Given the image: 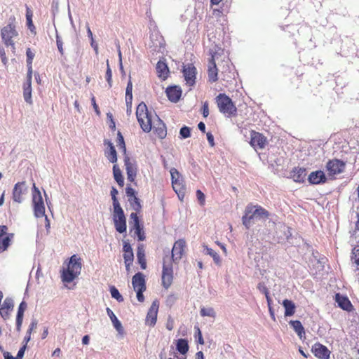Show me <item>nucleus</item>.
<instances>
[{"label": "nucleus", "mask_w": 359, "mask_h": 359, "mask_svg": "<svg viewBox=\"0 0 359 359\" xmlns=\"http://www.w3.org/2000/svg\"><path fill=\"white\" fill-rule=\"evenodd\" d=\"M170 172L171 175L172 187L173 190L177 194L179 198H182L184 196L186 192V187L184 184L183 178L176 168H171Z\"/></svg>", "instance_id": "nucleus-8"}, {"label": "nucleus", "mask_w": 359, "mask_h": 359, "mask_svg": "<svg viewBox=\"0 0 359 359\" xmlns=\"http://www.w3.org/2000/svg\"><path fill=\"white\" fill-rule=\"evenodd\" d=\"M283 306L285 309V316H292L295 313L296 306L294 303L289 299H284L283 302Z\"/></svg>", "instance_id": "nucleus-32"}, {"label": "nucleus", "mask_w": 359, "mask_h": 359, "mask_svg": "<svg viewBox=\"0 0 359 359\" xmlns=\"http://www.w3.org/2000/svg\"><path fill=\"white\" fill-rule=\"evenodd\" d=\"M187 248V243L184 238L176 241L171 251V257H169L172 263L177 264L185 255Z\"/></svg>", "instance_id": "nucleus-9"}, {"label": "nucleus", "mask_w": 359, "mask_h": 359, "mask_svg": "<svg viewBox=\"0 0 359 359\" xmlns=\"http://www.w3.org/2000/svg\"><path fill=\"white\" fill-rule=\"evenodd\" d=\"M336 302L338 303V305L342 309L350 311L353 309V305L351 304L350 300L344 296L340 295L339 293L335 295Z\"/></svg>", "instance_id": "nucleus-28"}, {"label": "nucleus", "mask_w": 359, "mask_h": 359, "mask_svg": "<svg viewBox=\"0 0 359 359\" xmlns=\"http://www.w3.org/2000/svg\"><path fill=\"white\" fill-rule=\"evenodd\" d=\"M36 326H37V322L36 320H33L29 325V327L27 332V334H31L33 330L36 328Z\"/></svg>", "instance_id": "nucleus-61"}, {"label": "nucleus", "mask_w": 359, "mask_h": 359, "mask_svg": "<svg viewBox=\"0 0 359 359\" xmlns=\"http://www.w3.org/2000/svg\"><path fill=\"white\" fill-rule=\"evenodd\" d=\"M325 168L328 175L330 177H334L335 175L344 172L346 168V163L341 160L334 158L327 161Z\"/></svg>", "instance_id": "nucleus-11"}, {"label": "nucleus", "mask_w": 359, "mask_h": 359, "mask_svg": "<svg viewBox=\"0 0 359 359\" xmlns=\"http://www.w3.org/2000/svg\"><path fill=\"white\" fill-rule=\"evenodd\" d=\"M123 257L126 265V269L127 272H129L130 270V266L133 265V263L134 254L131 245L126 241L123 242Z\"/></svg>", "instance_id": "nucleus-16"}, {"label": "nucleus", "mask_w": 359, "mask_h": 359, "mask_svg": "<svg viewBox=\"0 0 359 359\" xmlns=\"http://www.w3.org/2000/svg\"><path fill=\"white\" fill-rule=\"evenodd\" d=\"M196 197L201 205H205V197L204 194L201 190L196 191Z\"/></svg>", "instance_id": "nucleus-50"}, {"label": "nucleus", "mask_w": 359, "mask_h": 359, "mask_svg": "<svg viewBox=\"0 0 359 359\" xmlns=\"http://www.w3.org/2000/svg\"><path fill=\"white\" fill-rule=\"evenodd\" d=\"M0 57L1 58L2 62L6 65L7 63L8 59L6 56V52L4 47L0 46Z\"/></svg>", "instance_id": "nucleus-57"}, {"label": "nucleus", "mask_w": 359, "mask_h": 359, "mask_svg": "<svg viewBox=\"0 0 359 359\" xmlns=\"http://www.w3.org/2000/svg\"><path fill=\"white\" fill-rule=\"evenodd\" d=\"M250 144L255 150L263 149L268 144V140L262 133L252 130L250 131Z\"/></svg>", "instance_id": "nucleus-12"}, {"label": "nucleus", "mask_w": 359, "mask_h": 359, "mask_svg": "<svg viewBox=\"0 0 359 359\" xmlns=\"http://www.w3.org/2000/svg\"><path fill=\"white\" fill-rule=\"evenodd\" d=\"M176 348L181 354H186L189 351L188 341L185 339H180L177 341Z\"/></svg>", "instance_id": "nucleus-35"}, {"label": "nucleus", "mask_w": 359, "mask_h": 359, "mask_svg": "<svg viewBox=\"0 0 359 359\" xmlns=\"http://www.w3.org/2000/svg\"><path fill=\"white\" fill-rule=\"evenodd\" d=\"M110 292H111V297L113 298L116 299L117 301H118V302L123 301V297L121 295L118 290L114 286H112L110 288Z\"/></svg>", "instance_id": "nucleus-47"}, {"label": "nucleus", "mask_w": 359, "mask_h": 359, "mask_svg": "<svg viewBox=\"0 0 359 359\" xmlns=\"http://www.w3.org/2000/svg\"><path fill=\"white\" fill-rule=\"evenodd\" d=\"M106 80L109 86V87H111L112 85V72L111 69L109 67V60H107V71H106Z\"/></svg>", "instance_id": "nucleus-46"}, {"label": "nucleus", "mask_w": 359, "mask_h": 359, "mask_svg": "<svg viewBox=\"0 0 359 359\" xmlns=\"http://www.w3.org/2000/svg\"><path fill=\"white\" fill-rule=\"evenodd\" d=\"M56 43H57V46L59 52L60 53L61 55H63L64 54L63 42L58 35L56 36Z\"/></svg>", "instance_id": "nucleus-52"}, {"label": "nucleus", "mask_w": 359, "mask_h": 359, "mask_svg": "<svg viewBox=\"0 0 359 359\" xmlns=\"http://www.w3.org/2000/svg\"><path fill=\"white\" fill-rule=\"evenodd\" d=\"M156 73L158 77L165 80L168 77L169 69L167 64L161 60H159L156 67Z\"/></svg>", "instance_id": "nucleus-30"}, {"label": "nucleus", "mask_w": 359, "mask_h": 359, "mask_svg": "<svg viewBox=\"0 0 359 359\" xmlns=\"http://www.w3.org/2000/svg\"><path fill=\"white\" fill-rule=\"evenodd\" d=\"M216 58H217V53H211L208 67V80L210 83L216 82L218 80V69L215 63Z\"/></svg>", "instance_id": "nucleus-15"}, {"label": "nucleus", "mask_w": 359, "mask_h": 359, "mask_svg": "<svg viewBox=\"0 0 359 359\" xmlns=\"http://www.w3.org/2000/svg\"><path fill=\"white\" fill-rule=\"evenodd\" d=\"M308 181L311 184H319L325 183L327 177L322 170L311 172L308 177Z\"/></svg>", "instance_id": "nucleus-22"}, {"label": "nucleus", "mask_w": 359, "mask_h": 359, "mask_svg": "<svg viewBox=\"0 0 359 359\" xmlns=\"http://www.w3.org/2000/svg\"><path fill=\"white\" fill-rule=\"evenodd\" d=\"M43 217H45V227L46 229L47 233H48L50 232V220L48 218L47 215H45Z\"/></svg>", "instance_id": "nucleus-64"}, {"label": "nucleus", "mask_w": 359, "mask_h": 359, "mask_svg": "<svg viewBox=\"0 0 359 359\" xmlns=\"http://www.w3.org/2000/svg\"><path fill=\"white\" fill-rule=\"evenodd\" d=\"M154 134L160 139H164L167 135V130L165 123L160 119L153 126Z\"/></svg>", "instance_id": "nucleus-26"}, {"label": "nucleus", "mask_w": 359, "mask_h": 359, "mask_svg": "<svg viewBox=\"0 0 359 359\" xmlns=\"http://www.w3.org/2000/svg\"><path fill=\"white\" fill-rule=\"evenodd\" d=\"M91 102H92V104L93 106V108H94L96 114L97 115H100V109H99V107H98L97 104H96L95 98L94 96L92 97Z\"/></svg>", "instance_id": "nucleus-62"}, {"label": "nucleus", "mask_w": 359, "mask_h": 359, "mask_svg": "<svg viewBox=\"0 0 359 359\" xmlns=\"http://www.w3.org/2000/svg\"><path fill=\"white\" fill-rule=\"evenodd\" d=\"M203 111V115L204 117H207L209 115V107H208V102L205 101L202 107Z\"/></svg>", "instance_id": "nucleus-58"}, {"label": "nucleus", "mask_w": 359, "mask_h": 359, "mask_svg": "<svg viewBox=\"0 0 359 359\" xmlns=\"http://www.w3.org/2000/svg\"><path fill=\"white\" fill-rule=\"evenodd\" d=\"M27 65V81L26 83H32V65Z\"/></svg>", "instance_id": "nucleus-54"}, {"label": "nucleus", "mask_w": 359, "mask_h": 359, "mask_svg": "<svg viewBox=\"0 0 359 359\" xmlns=\"http://www.w3.org/2000/svg\"><path fill=\"white\" fill-rule=\"evenodd\" d=\"M32 203L34 215L36 217L45 216V205L39 189L36 187L35 183L32 187Z\"/></svg>", "instance_id": "nucleus-7"}, {"label": "nucleus", "mask_w": 359, "mask_h": 359, "mask_svg": "<svg viewBox=\"0 0 359 359\" xmlns=\"http://www.w3.org/2000/svg\"><path fill=\"white\" fill-rule=\"evenodd\" d=\"M173 263L168 256L163 257V270L161 276L162 285L164 288L168 289L173 281Z\"/></svg>", "instance_id": "nucleus-6"}, {"label": "nucleus", "mask_w": 359, "mask_h": 359, "mask_svg": "<svg viewBox=\"0 0 359 359\" xmlns=\"http://www.w3.org/2000/svg\"><path fill=\"white\" fill-rule=\"evenodd\" d=\"M132 91H133V83H132L131 79H130L128 82L126 90V102L127 104H131V102H132V100H133Z\"/></svg>", "instance_id": "nucleus-40"}, {"label": "nucleus", "mask_w": 359, "mask_h": 359, "mask_svg": "<svg viewBox=\"0 0 359 359\" xmlns=\"http://www.w3.org/2000/svg\"><path fill=\"white\" fill-rule=\"evenodd\" d=\"M165 93L168 100L172 102H178L182 95L181 88L176 86L167 88Z\"/></svg>", "instance_id": "nucleus-24"}, {"label": "nucleus", "mask_w": 359, "mask_h": 359, "mask_svg": "<svg viewBox=\"0 0 359 359\" xmlns=\"http://www.w3.org/2000/svg\"><path fill=\"white\" fill-rule=\"evenodd\" d=\"M166 328L170 331H171L174 328V320L171 317H169L168 318L166 323Z\"/></svg>", "instance_id": "nucleus-60"}, {"label": "nucleus", "mask_w": 359, "mask_h": 359, "mask_svg": "<svg viewBox=\"0 0 359 359\" xmlns=\"http://www.w3.org/2000/svg\"><path fill=\"white\" fill-rule=\"evenodd\" d=\"M14 307L13 301L11 298L6 297L0 308V315L4 319L7 320L10 318L11 313Z\"/></svg>", "instance_id": "nucleus-21"}, {"label": "nucleus", "mask_w": 359, "mask_h": 359, "mask_svg": "<svg viewBox=\"0 0 359 359\" xmlns=\"http://www.w3.org/2000/svg\"><path fill=\"white\" fill-rule=\"evenodd\" d=\"M81 259L76 255H72L69 258L67 268L62 270V281L67 283L72 282L81 273Z\"/></svg>", "instance_id": "nucleus-1"}, {"label": "nucleus", "mask_w": 359, "mask_h": 359, "mask_svg": "<svg viewBox=\"0 0 359 359\" xmlns=\"http://www.w3.org/2000/svg\"><path fill=\"white\" fill-rule=\"evenodd\" d=\"M130 219L132 220L130 222V224L133 225V229L135 230V233L137 236L138 240L141 241H144L145 239V235L143 231V226L140 222L137 214L132 212L130 214Z\"/></svg>", "instance_id": "nucleus-19"}, {"label": "nucleus", "mask_w": 359, "mask_h": 359, "mask_svg": "<svg viewBox=\"0 0 359 359\" xmlns=\"http://www.w3.org/2000/svg\"><path fill=\"white\" fill-rule=\"evenodd\" d=\"M110 194H111V199L113 201V208L120 207L121 205H120L119 201L116 197V196L118 194L117 189L113 187L111 189Z\"/></svg>", "instance_id": "nucleus-45"}, {"label": "nucleus", "mask_w": 359, "mask_h": 359, "mask_svg": "<svg viewBox=\"0 0 359 359\" xmlns=\"http://www.w3.org/2000/svg\"><path fill=\"white\" fill-rule=\"evenodd\" d=\"M113 220L115 229L118 233L126 231V219L121 206L114 208Z\"/></svg>", "instance_id": "nucleus-10"}, {"label": "nucleus", "mask_w": 359, "mask_h": 359, "mask_svg": "<svg viewBox=\"0 0 359 359\" xmlns=\"http://www.w3.org/2000/svg\"><path fill=\"white\" fill-rule=\"evenodd\" d=\"M15 18L13 16L10 18L9 23L4 27L1 31V38L6 46H11L13 51L15 52V48L13 38L18 36V32L15 29Z\"/></svg>", "instance_id": "nucleus-5"}, {"label": "nucleus", "mask_w": 359, "mask_h": 359, "mask_svg": "<svg viewBox=\"0 0 359 359\" xmlns=\"http://www.w3.org/2000/svg\"><path fill=\"white\" fill-rule=\"evenodd\" d=\"M23 96L26 102L32 103V83H25L23 86Z\"/></svg>", "instance_id": "nucleus-37"}, {"label": "nucleus", "mask_w": 359, "mask_h": 359, "mask_svg": "<svg viewBox=\"0 0 359 359\" xmlns=\"http://www.w3.org/2000/svg\"><path fill=\"white\" fill-rule=\"evenodd\" d=\"M257 288L261 292L264 293L265 296L269 294V290L264 283H259L257 285Z\"/></svg>", "instance_id": "nucleus-53"}, {"label": "nucleus", "mask_w": 359, "mask_h": 359, "mask_svg": "<svg viewBox=\"0 0 359 359\" xmlns=\"http://www.w3.org/2000/svg\"><path fill=\"white\" fill-rule=\"evenodd\" d=\"M124 163L127 173V179L128 181L133 182L135 181L137 175V167L135 164L130 161L129 156L127 155L124 156Z\"/></svg>", "instance_id": "nucleus-20"}, {"label": "nucleus", "mask_w": 359, "mask_h": 359, "mask_svg": "<svg viewBox=\"0 0 359 359\" xmlns=\"http://www.w3.org/2000/svg\"><path fill=\"white\" fill-rule=\"evenodd\" d=\"M113 174L114 180L116 181L118 184L123 187L124 185V179L121 173V170L116 164L113 166Z\"/></svg>", "instance_id": "nucleus-36"}, {"label": "nucleus", "mask_w": 359, "mask_h": 359, "mask_svg": "<svg viewBox=\"0 0 359 359\" xmlns=\"http://www.w3.org/2000/svg\"><path fill=\"white\" fill-rule=\"evenodd\" d=\"M128 201L135 210L140 211L141 210L142 205H141L140 201L139 198L137 197V196H135L133 198H128Z\"/></svg>", "instance_id": "nucleus-43"}, {"label": "nucleus", "mask_w": 359, "mask_h": 359, "mask_svg": "<svg viewBox=\"0 0 359 359\" xmlns=\"http://www.w3.org/2000/svg\"><path fill=\"white\" fill-rule=\"evenodd\" d=\"M8 228L7 226H0V252H3L7 250L13 238V233H8Z\"/></svg>", "instance_id": "nucleus-14"}, {"label": "nucleus", "mask_w": 359, "mask_h": 359, "mask_svg": "<svg viewBox=\"0 0 359 359\" xmlns=\"http://www.w3.org/2000/svg\"><path fill=\"white\" fill-rule=\"evenodd\" d=\"M26 55H27V65H32L33 59L34 57V53L31 50L30 48H27Z\"/></svg>", "instance_id": "nucleus-49"}, {"label": "nucleus", "mask_w": 359, "mask_h": 359, "mask_svg": "<svg viewBox=\"0 0 359 359\" xmlns=\"http://www.w3.org/2000/svg\"><path fill=\"white\" fill-rule=\"evenodd\" d=\"M182 73L186 84L189 86H193L196 83L197 73L195 66L193 64L184 65Z\"/></svg>", "instance_id": "nucleus-13"}, {"label": "nucleus", "mask_w": 359, "mask_h": 359, "mask_svg": "<svg viewBox=\"0 0 359 359\" xmlns=\"http://www.w3.org/2000/svg\"><path fill=\"white\" fill-rule=\"evenodd\" d=\"M353 254L354 255V263L357 265L358 269H359V245L353 250Z\"/></svg>", "instance_id": "nucleus-51"}, {"label": "nucleus", "mask_w": 359, "mask_h": 359, "mask_svg": "<svg viewBox=\"0 0 359 359\" xmlns=\"http://www.w3.org/2000/svg\"><path fill=\"white\" fill-rule=\"evenodd\" d=\"M107 118L109 120L110 123H109V128L112 130H115L116 129V124H115V122L114 121V118H113V116L111 113H107Z\"/></svg>", "instance_id": "nucleus-56"}, {"label": "nucleus", "mask_w": 359, "mask_h": 359, "mask_svg": "<svg viewBox=\"0 0 359 359\" xmlns=\"http://www.w3.org/2000/svg\"><path fill=\"white\" fill-rule=\"evenodd\" d=\"M207 139L211 147L215 146L214 137L211 133H207Z\"/></svg>", "instance_id": "nucleus-63"}, {"label": "nucleus", "mask_w": 359, "mask_h": 359, "mask_svg": "<svg viewBox=\"0 0 359 359\" xmlns=\"http://www.w3.org/2000/svg\"><path fill=\"white\" fill-rule=\"evenodd\" d=\"M33 12L29 6L26 5V20L28 28L32 32L35 27L32 21Z\"/></svg>", "instance_id": "nucleus-39"}, {"label": "nucleus", "mask_w": 359, "mask_h": 359, "mask_svg": "<svg viewBox=\"0 0 359 359\" xmlns=\"http://www.w3.org/2000/svg\"><path fill=\"white\" fill-rule=\"evenodd\" d=\"M216 103L221 113L228 117L235 116L237 108L231 99L224 93H220L216 97Z\"/></svg>", "instance_id": "nucleus-4"}, {"label": "nucleus", "mask_w": 359, "mask_h": 359, "mask_svg": "<svg viewBox=\"0 0 359 359\" xmlns=\"http://www.w3.org/2000/svg\"><path fill=\"white\" fill-rule=\"evenodd\" d=\"M126 193L127 196L130 198H133L136 196V191L131 187L128 186L126 189Z\"/></svg>", "instance_id": "nucleus-55"}, {"label": "nucleus", "mask_w": 359, "mask_h": 359, "mask_svg": "<svg viewBox=\"0 0 359 359\" xmlns=\"http://www.w3.org/2000/svg\"><path fill=\"white\" fill-rule=\"evenodd\" d=\"M27 304L22 301L18 309L17 316H16V330L20 332L21 331V327L23 320L24 312L27 309Z\"/></svg>", "instance_id": "nucleus-27"}, {"label": "nucleus", "mask_w": 359, "mask_h": 359, "mask_svg": "<svg viewBox=\"0 0 359 359\" xmlns=\"http://www.w3.org/2000/svg\"><path fill=\"white\" fill-rule=\"evenodd\" d=\"M26 189L25 182L16 183L13 190V201L18 203H21L22 201V194L26 191Z\"/></svg>", "instance_id": "nucleus-23"}, {"label": "nucleus", "mask_w": 359, "mask_h": 359, "mask_svg": "<svg viewBox=\"0 0 359 359\" xmlns=\"http://www.w3.org/2000/svg\"><path fill=\"white\" fill-rule=\"evenodd\" d=\"M104 144L107 145L108 150L105 151V156L108 160L113 163L117 161V154L113 144L107 140H104Z\"/></svg>", "instance_id": "nucleus-29"}, {"label": "nucleus", "mask_w": 359, "mask_h": 359, "mask_svg": "<svg viewBox=\"0 0 359 359\" xmlns=\"http://www.w3.org/2000/svg\"><path fill=\"white\" fill-rule=\"evenodd\" d=\"M201 316L203 317L209 316L215 318L216 314L213 308H202L200 311Z\"/></svg>", "instance_id": "nucleus-44"}, {"label": "nucleus", "mask_w": 359, "mask_h": 359, "mask_svg": "<svg viewBox=\"0 0 359 359\" xmlns=\"http://www.w3.org/2000/svg\"><path fill=\"white\" fill-rule=\"evenodd\" d=\"M158 302L157 301H154L152 302L145 318V324L147 325L154 327L156 325L158 311Z\"/></svg>", "instance_id": "nucleus-18"}, {"label": "nucleus", "mask_w": 359, "mask_h": 359, "mask_svg": "<svg viewBox=\"0 0 359 359\" xmlns=\"http://www.w3.org/2000/svg\"><path fill=\"white\" fill-rule=\"evenodd\" d=\"M289 323L300 339L305 335L304 328L299 320H290Z\"/></svg>", "instance_id": "nucleus-33"}, {"label": "nucleus", "mask_w": 359, "mask_h": 359, "mask_svg": "<svg viewBox=\"0 0 359 359\" xmlns=\"http://www.w3.org/2000/svg\"><path fill=\"white\" fill-rule=\"evenodd\" d=\"M206 253L211 256L215 262V263L217 265L221 264V258L219 255L212 248L205 247Z\"/></svg>", "instance_id": "nucleus-42"}, {"label": "nucleus", "mask_w": 359, "mask_h": 359, "mask_svg": "<svg viewBox=\"0 0 359 359\" xmlns=\"http://www.w3.org/2000/svg\"><path fill=\"white\" fill-rule=\"evenodd\" d=\"M117 147L122 150L123 154L126 155V147L124 142L123 137L120 131L117 133V140H116Z\"/></svg>", "instance_id": "nucleus-41"}, {"label": "nucleus", "mask_w": 359, "mask_h": 359, "mask_svg": "<svg viewBox=\"0 0 359 359\" xmlns=\"http://www.w3.org/2000/svg\"><path fill=\"white\" fill-rule=\"evenodd\" d=\"M132 285L135 290H146L144 276L140 272L137 273L132 278Z\"/></svg>", "instance_id": "nucleus-25"}, {"label": "nucleus", "mask_w": 359, "mask_h": 359, "mask_svg": "<svg viewBox=\"0 0 359 359\" xmlns=\"http://www.w3.org/2000/svg\"><path fill=\"white\" fill-rule=\"evenodd\" d=\"M137 258L138 263L142 269L147 268V262L145 258V250L142 244L139 245L137 250Z\"/></svg>", "instance_id": "nucleus-31"}, {"label": "nucleus", "mask_w": 359, "mask_h": 359, "mask_svg": "<svg viewBox=\"0 0 359 359\" xmlns=\"http://www.w3.org/2000/svg\"><path fill=\"white\" fill-rule=\"evenodd\" d=\"M269 215L270 214L269 211L262 206L249 204L247 205L244 215L242 217L243 224L246 227V229H249L251 222L254 219H266Z\"/></svg>", "instance_id": "nucleus-2"}, {"label": "nucleus", "mask_w": 359, "mask_h": 359, "mask_svg": "<svg viewBox=\"0 0 359 359\" xmlns=\"http://www.w3.org/2000/svg\"><path fill=\"white\" fill-rule=\"evenodd\" d=\"M154 114L149 111L144 102L138 104L136 109V117L137 121L144 133H149L152 129Z\"/></svg>", "instance_id": "nucleus-3"}, {"label": "nucleus", "mask_w": 359, "mask_h": 359, "mask_svg": "<svg viewBox=\"0 0 359 359\" xmlns=\"http://www.w3.org/2000/svg\"><path fill=\"white\" fill-rule=\"evenodd\" d=\"M145 290H141V289L135 290V291L137 292V298L138 301L140 302H142L144 300L143 292H144Z\"/></svg>", "instance_id": "nucleus-59"}, {"label": "nucleus", "mask_w": 359, "mask_h": 359, "mask_svg": "<svg viewBox=\"0 0 359 359\" xmlns=\"http://www.w3.org/2000/svg\"><path fill=\"white\" fill-rule=\"evenodd\" d=\"M180 134L182 138L189 137L191 135V130L187 126H184L180 129Z\"/></svg>", "instance_id": "nucleus-48"}, {"label": "nucleus", "mask_w": 359, "mask_h": 359, "mask_svg": "<svg viewBox=\"0 0 359 359\" xmlns=\"http://www.w3.org/2000/svg\"><path fill=\"white\" fill-rule=\"evenodd\" d=\"M306 176V169L304 168H294L293 170V179L297 182H303Z\"/></svg>", "instance_id": "nucleus-34"}, {"label": "nucleus", "mask_w": 359, "mask_h": 359, "mask_svg": "<svg viewBox=\"0 0 359 359\" xmlns=\"http://www.w3.org/2000/svg\"><path fill=\"white\" fill-rule=\"evenodd\" d=\"M311 352L318 359H330L331 351L325 345L317 342L311 347Z\"/></svg>", "instance_id": "nucleus-17"}, {"label": "nucleus", "mask_w": 359, "mask_h": 359, "mask_svg": "<svg viewBox=\"0 0 359 359\" xmlns=\"http://www.w3.org/2000/svg\"><path fill=\"white\" fill-rule=\"evenodd\" d=\"M107 312L108 316H109L114 327L116 329V330L120 331L122 330V325L121 322L118 320L114 312L109 309H107Z\"/></svg>", "instance_id": "nucleus-38"}]
</instances>
